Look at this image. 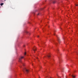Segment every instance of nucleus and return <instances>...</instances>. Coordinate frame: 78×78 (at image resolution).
<instances>
[{
    "mask_svg": "<svg viewBox=\"0 0 78 78\" xmlns=\"http://www.w3.org/2000/svg\"><path fill=\"white\" fill-rule=\"evenodd\" d=\"M23 72H25V71H26V73H28L29 72V70L27 69L26 68H24L23 69Z\"/></svg>",
    "mask_w": 78,
    "mask_h": 78,
    "instance_id": "1",
    "label": "nucleus"
},
{
    "mask_svg": "<svg viewBox=\"0 0 78 78\" xmlns=\"http://www.w3.org/2000/svg\"><path fill=\"white\" fill-rule=\"evenodd\" d=\"M23 58H24L23 57H21L19 58V62H22V59Z\"/></svg>",
    "mask_w": 78,
    "mask_h": 78,
    "instance_id": "2",
    "label": "nucleus"
},
{
    "mask_svg": "<svg viewBox=\"0 0 78 78\" xmlns=\"http://www.w3.org/2000/svg\"><path fill=\"white\" fill-rule=\"evenodd\" d=\"M58 39L59 43L60 44L61 43V40H60V39H59V38L58 37Z\"/></svg>",
    "mask_w": 78,
    "mask_h": 78,
    "instance_id": "3",
    "label": "nucleus"
},
{
    "mask_svg": "<svg viewBox=\"0 0 78 78\" xmlns=\"http://www.w3.org/2000/svg\"><path fill=\"white\" fill-rule=\"evenodd\" d=\"M58 58L59 59V63H61V61H62V60H61V58Z\"/></svg>",
    "mask_w": 78,
    "mask_h": 78,
    "instance_id": "4",
    "label": "nucleus"
},
{
    "mask_svg": "<svg viewBox=\"0 0 78 78\" xmlns=\"http://www.w3.org/2000/svg\"><path fill=\"white\" fill-rule=\"evenodd\" d=\"M33 51H35L36 50V49H35V48H34L33 49Z\"/></svg>",
    "mask_w": 78,
    "mask_h": 78,
    "instance_id": "5",
    "label": "nucleus"
},
{
    "mask_svg": "<svg viewBox=\"0 0 78 78\" xmlns=\"http://www.w3.org/2000/svg\"><path fill=\"white\" fill-rule=\"evenodd\" d=\"M47 56L48 58H49L50 57V55H47Z\"/></svg>",
    "mask_w": 78,
    "mask_h": 78,
    "instance_id": "6",
    "label": "nucleus"
},
{
    "mask_svg": "<svg viewBox=\"0 0 78 78\" xmlns=\"http://www.w3.org/2000/svg\"><path fill=\"white\" fill-rule=\"evenodd\" d=\"M71 76H72V77L73 78H75V76L73 75H72Z\"/></svg>",
    "mask_w": 78,
    "mask_h": 78,
    "instance_id": "7",
    "label": "nucleus"
},
{
    "mask_svg": "<svg viewBox=\"0 0 78 78\" xmlns=\"http://www.w3.org/2000/svg\"><path fill=\"white\" fill-rule=\"evenodd\" d=\"M3 4H4L3 3H1L0 4L1 6H2V5H3Z\"/></svg>",
    "mask_w": 78,
    "mask_h": 78,
    "instance_id": "8",
    "label": "nucleus"
},
{
    "mask_svg": "<svg viewBox=\"0 0 78 78\" xmlns=\"http://www.w3.org/2000/svg\"><path fill=\"white\" fill-rule=\"evenodd\" d=\"M56 3V1H54L53 2V3Z\"/></svg>",
    "mask_w": 78,
    "mask_h": 78,
    "instance_id": "9",
    "label": "nucleus"
},
{
    "mask_svg": "<svg viewBox=\"0 0 78 78\" xmlns=\"http://www.w3.org/2000/svg\"><path fill=\"white\" fill-rule=\"evenodd\" d=\"M25 33H28V32L27 31H25Z\"/></svg>",
    "mask_w": 78,
    "mask_h": 78,
    "instance_id": "10",
    "label": "nucleus"
},
{
    "mask_svg": "<svg viewBox=\"0 0 78 78\" xmlns=\"http://www.w3.org/2000/svg\"><path fill=\"white\" fill-rule=\"evenodd\" d=\"M76 6H78V4H76Z\"/></svg>",
    "mask_w": 78,
    "mask_h": 78,
    "instance_id": "11",
    "label": "nucleus"
},
{
    "mask_svg": "<svg viewBox=\"0 0 78 78\" xmlns=\"http://www.w3.org/2000/svg\"><path fill=\"white\" fill-rule=\"evenodd\" d=\"M26 53H27L26 52H25V53H24V55H26Z\"/></svg>",
    "mask_w": 78,
    "mask_h": 78,
    "instance_id": "12",
    "label": "nucleus"
},
{
    "mask_svg": "<svg viewBox=\"0 0 78 78\" xmlns=\"http://www.w3.org/2000/svg\"><path fill=\"white\" fill-rule=\"evenodd\" d=\"M38 15H39V13H38V14H37V16H38Z\"/></svg>",
    "mask_w": 78,
    "mask_h": 78,
    "instance_id": "13",
    "label": "nucleus"
},
{
    "mask_svg": "<svg viewBox=\"0 0 78 78\" xmlns=\"http://www.w3.org/2000/svg\"><path fill=\"white\" fill-rule=\"evenodd\" d=\"M37 37H39V35L37 36Z\"/></svg>",
    "mask_w": 78,
    "mask_h": 78,
    "instance_id": "14",
    "label": "nucleus"
},
{
    "mask_svg": "<svg viewBox=\"0 0 78 78\" xmlns=\"http://www.w3.org/2000/svg\"><path fill=\"white\" fill-rule=\"evenodd\" d=\"M55 45H57V44H58V43H55Z\"/></svg>",
    "mask_w": 78,
    "mask_h": 78,
    "instance_id": "15",
    "label": "nucleus"
},
{
    "mask_svg": "<svg viewBox=\"0 0 78 78\" xmlns=\"http://www.w3.org/2000/svg\"><path fill=\"white\" fill-rule=\"evenodd\" d=\"M59 51V50L57 49V51Z\"/></svg>",
    "mask_w": 78,
    "mask_h": 78,
    "instance_id": "16",
    "label": "nucleus"
},
{
    "mask_svg": "<svg viewBox=\"0 0 78 78\" xmlns=\"http://www.w3.org/2000/svg\"><path fill=\"white\" fill-rule=\"evenodd\" d=\"M58 78H61V77H60V76L58 77Z\"/></svg>",
    "mask_w": 78,
    "mask_h": 78,
    "instance_id": "17",
    "label": "nucleus"
},
{
    "mask_svg": "<svg viewBox=\"0 0 78 78\" xmlns=\"http://www.w3.org/2000/svg\"><path fill=\"white\" fill-rule=\"evenodd\" d=\"M37 59H38V58L37 57H35Z\"/></svg>",
    "mask_w": 78,
    "mask_h": 78,
    "instance_id": "18",
    "label": "nucleus"
},
{
    "mask_svg": "<svg viewBox=\"0 0 78 78\" xmlns=\"http://www.w3.org/2000/svg\"><path fill=\"white\" fill-rule=\"evenodd\" d=\"M23 47H25V45H24Z\"/></svg>",
    "mask_w": 78,
    "mask_h": 78,
    "instance_id": "19",
    "label": "nucleus"
},
{
    "mask_svg": "<svg viewBox=\"0 0 78 78\" xmlns=\"http://www.w3.org/2000/svg\"><path fill=\"white\" fill-rule=\"evenodd\" d=\"M54 34V35H55V34Z\"/></svg>",
    "mask_w": 78,
    "mask_h": 78,
    "instance_id": "20",
    "label": "nucleus"
},
{
    "mask_svg": "<svg viewBox=\"0 0 78 78\" xmlns=\"http://www.w3.org/2000/svg\"><path fill=\"white\" fill-rule=\"evenodd\" d=\"M40 68H41V66H40Z\"/></svg>",
    "mask_w": 78,
    "mask_h": 78,
    "instance_id": "21",
    "label": "nucleus"
},
{
    "mask_svg": "<svg viewBox=\"0 0 78 78\" xmlns=\"http://www.w3.org/2000/svg\"><path fill=\"white\" fill-rule=\"evenodd\" d=\"M23 64V66H24V65Z\"/></svg>",
    "mask_w": 78,
    "mask_h": 78,
    "instance_id": "22",
    "label": "nucleus"
}]
</instances>
